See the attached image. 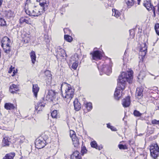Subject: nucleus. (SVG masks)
<instances>
[{"label":"nucleus","instance_id":"obj_1","mask_svg":"<svg viewBox=\"0 0 159 159\" xmlns=\"http://www.w3.org/2000/svg\"><path fill=\"white\" fill-rule=\"evenodd\" d=\"M132 74V71L123 72L119 76L118 80L117 87L114 94L116 99L118 100L120 97V90L125 89L126 82L129 84L132 83L133 78Z\"/></svg>","mask_w":159,"mask_h":159},{"label":"nucleus","instance_id":"obj_2","mask_svg":"<svg viewBox=\"0 0 159 159\" xmlns=\"http://www.w3.org/2000/svg\"><path fill=\"white\" fill-rule=\"evenodd\" d=\"M39 2L40 8L35 6L34 7H33V9L31 11L28 8L27 9L25 10L26 13L30 16H38L44 12L47 9L48 4L46 2V0H39Z\"/></svg>","mask_w":159,"mask_h":159},{"label":"nucleus","instance_id":"obj_3","mask_svg":"<svg viewBox=\"0 0 159 159\" xmlns=\"http://www.w3.org/2000/svg\"><path fill=\"white\" fill-rule=\"evenodd\" d=\"M61 89L62 92L63 97L67 102H69L74 96V89L70 84L65 82L61 84Z\"/></svg>","mask_w":159,"mask_h":159},{"label":"nucleus","instance_id":"obj_4","mask_svg":"<svg viewBox=\"0 0 159 159\" xmlns=\"http://www.w3.org/2000/svg\"><path fill=\"white\" fill-rule=\"evenodd\" d=\"M151 157L154 159H157L159 156V147L157 143H153L150 146Z\"/></svg>","mask_w":159,"mask_h":159},{"label":"nucleus","instance_id":"obj_5","mask_svg":"<svg viewBox=\"0 0 159 159\" xmlns=\"http://www.w3.org/2000/svg\"><path fill=\"white\" fill-rule=\"evenodd\" d=\"M111 67L112 65L110 62L109 65L105 63L102 66H98V67L99 70L104 72L107 75H109L111 72Z\"/></svg>","mask_w":159,"mask_h":159},{"label":"nucleus","instance_id":"obj_6","mask_svg":"<svg viewBox=\"0 0 159 159\" xmlns=\"http://www.w3.org/2000/svg\"><path fill=\"white\" fill-rule=\"evenodd\" d=\"M46 141L42 138L37 139L35 141V147L38 149H41L43 148L46 145Z\"/></svg>","mask_w":159,"mask_h":159},{"label":"nucleus","instance_id":"obj_7","mask_svg":"<svg viewBox=\"0 0 159 159\" xmlns=\"http://www.w3.org/2000/svg\"><path fill=\"white\" fill-rule=\"evenodd\" d=\"M80 57V55L77 53L75 54L74 55L71 57V61H74L73 62L71 67L75 70L77 69L78 66Z\"/></svg>","mask_w":159,"mask_h":159},{"label":"nucleus","instance_id":"obj_8","mask_svg":"<svg viewBox=\"0 0 159 159\" xmlns=\"http://www.w3.org/2000/svg\"><path fill=\"white\" fill-rule=\"evenodd\" d=\"M55 93L54 91L50 90L48 91L46 96V100L50 101H53L55 98Z\"/></svg>","mask_w":159,"mask_h":159},{"label":"nucleus","instance_id":"obj_9","mask_svg":"<svg viewBox=\"0 0 159 159\" xmlns=\"http://www.w3.org/2000/svg\"><path fill=\"white\" fill-rule=\"evenodd\" d=\"M39 0H27L25 5V9L28 8H30L34 7L35 5H34L36 2H39Z\"/></svg>","mask_w":159,"mask_h":159},{"label":"nucleus","instance_id":"obj_10","mask_svg":"<svg viewBox=\"0 0 159 159\" xmlns=\"http://www.w3.org/2000/svg\"><path fill=\"white\" fill-rule=\"evenodd\" d=\"M147 45L146 43H142L141 45L139 54L143 57L145 56L147 52Z\"/></svg>","mask_w":159,"mask_h":159},{"label":"nucleus","instance_id":"obj_11","mask_svg":"<svg viewBox=\"0 0 159 159\" xmlns=\"http://www.w3.org/2000/svg\"><path fill=\"white\" fill-rule=\"evenodd\" d=\"M91 54H92L93 59L94 60L101 59L102 57L101 52L99 51H94Z\"/></svg>","mask_w":159,"mask_h":159},{"label":"nucleus","instance_id":"obj_12","mask_svg":"<svg viewBox=\"0 0 159 159\" xmlns=\"http://www.w3.org/2000/svg\"><path fill=\"white\" fill-rule=\"evenodd\" d=\"M23 38V41L24 43H27L30 41V35L29 34H26L24 30H22L21 32Z\"/></svg>","mask_w":159,"mask_h":159},{"label":"nucleus","instance_id":"obj_13","mask_svg":"<svg viewBox=\"0 0 159 159\" xmlns=\"http://www.w3.org/2000/svg\"><path fill=\"white\" fill-rule=\"evenodd\" d=\"M11 43V40L7 37H4L1 40V46L10 45Z\"/></svg>","mask_w":159,"mask_h":159},{"label":"nucleus","instance_id":"obj_14","mask_svg":"<svg viewBox=\"0 0 159 159\" xmlns=\"http://www.w3.org/2000/svg\"><path fill=\"white\" fill-rule=\"evenodd\" d=\"M130 103V97H127L124 98L122 102L123 106L124 107H129Z\"/></svg>","mask_w":159,"mask_h":159},{"label":"nucleus","instance_id":"obj_15","mask_svg":"<svg viewBox=\"0 0 159 159\" xmlns=\"http://www.w3.org/2000/svg\"><path fill=\"white\" fill-rule=\"evenodd\" d=\"M18 85L14 84H11L9 88V91L12 93L14 94L19 90Z\"/></svg>","mask_w":159,"mask_h":159},{"label":"nucleus","instance_id":"obj_16","mask_svg":"<svg viewBox=\"0 0 159 159\" xmlns=\"http://www.w3.org/2000/svg\"><path fill=\"white\" fill-rule=\"evenodd\" d=\"M39 89V88L37 84H33L32 87V92L34 96L36 98L37 96L38 93Z\"/></svg>","mask_w":159,"mask_h":159},{"label":"nucleus","instance_id":"obj_17","mask_svg":"<svg viewBox=\"0 0 159 159\" xmlns=\"http://www.w3.org/2000/svg\"><path fill=\"white\" fill-rule=\"evenodd\" d=\"M75 109L76 111H78L81 108V105L77 99H75L73 102Z\"/></svg>","mask_w":159,"mask_h":159},{"label":"nucleus","instance_id":"obj_18","mask_svg":"<svg viewBox=\"0 0 159 159\" xmlns=\"http://www.w3.org/2000/svg\"><path fill=\"white\" fill-rule=\"evenodd\" d=\"M19 22L21 24L24 23L29 24L30 21V19L27 17H22L19 20Z\"/></svg>","mask_w":159,"mask_h":159},{"label":"nucleus","instance_id":"obj_19","mask_svg":"<svg viewBox=\"0 0 159 159\" xmlns=\"http://www.w3.org/2000/svg\"><path fill=\"white\" fill-rule=\"evenodd\" d=\"M45 106V104L43 102H39L37 105L35 106V110L39 111H41L43 107Z\"/></svg>","mask_w":159,"mask_h":159},{"label":"nucleus","instance_id":"obj_20","mask_svg":"<svg viewBox=\"0 0 159 159\" xmlns=\"http://www.w3.org/2000/svg\"><path fill=\"white\" fill-rule=\"evenodd\" d=\"M80 153L78 151H75L71 155V159H80V156L79 155Z\"/></svg>","mask_w":159,"mask_h":159},{"label":"nucleus","instance_id":"obj_21","mask_svg":"<svg viewBox=\"0 0 159 159\" xmlns=\"http://www.w3.org/2000/svg\"><path fill=\"white\" fill-rule=\"evenodd\" d=\"M73 144L75 147L78 148L80 146V143L77 137L72 138Z\"/></svg>","mask_w":159,"mask_h":159},{"label":"nucleus","instance_id":"obj_22","mask_svg":"<svg viewBox=\"0 0 159 159\" xmlns=\"http://www.w3.org/2000/svg\"><path fill=\"white\" fill-rule=\"evenodd\" d=\"M143 90L142 88H139L137 89L136 94L139 98H140L141 97L143 96Z\"/></svg>","mask_w":159,"mask_h":159},{"label":"nucleus","instance_id":"obj_23","mask_svg":"<svg viewBox=\"0 0 159 159\" xmlns=\"http://www.w3.org/2000/svg\"><path fill=\"white\" fill-rule=\"evenodd\" d=\"M30 55L31 59L32 62L34 64L36 61V59L35 52L33 51H32L30 53Z\"/></svg>","mask_w":159,"mask_h":159},{"label":"nucleus","instance_id":"obj_24","mask_svg":"<svg viewBox=\"0 0 159 159\" xmlns=\"http://www.w3.org/2000/svg\"><path fill=\"white\" fill-rule=\"evenodd\" d=\"M144 6L149 11L152 9V8H154L151 3L148 1H146V2L144 3Z\"/></svg>","mask_w":159,"mask_h":159},{"label":"nucleus","instance_id":"obj_25","mask_svg":"<svg viewBox=\"0 0 159 159\" xmlns=\"http://www.w3.org/2000/svg\"><path fill=\"white\" fill-rule=\"evenodd\" d=\"M4 107L7 110H12L15 107L12 104L6 103L4 105Z\"/></svg>","mask_w":159,"mask_h":159},{"label":"nucleus","instance_id":"obj_26","mask_svg":"<svg viewBox=\"0 0 159 159\" xmlns=\"http://www.w3.org/2000/svg\"><path fill=\"white\" fill-rule=\"evenodd\" d=\"M15 154L14 152H11L6 155L3 159H13L15 156Z\"/></svg>","mask_w":159,"mask_h":159},{"label":"nucleus","instance_id":"obj_27","mask_svg":"<svg viewBox=\"0 0 159 159\" xmlns=\"http://www.w3.org/2000/svg\"><path fill=\"white\" fill-rule=\"evenodd\" d=\"M112 11L113 12L112 14V16H115L116 18H118L120 16V14L118 11L115 9H113Z\"/></svg>","mask_w":159,"mask_h":159},{"label":"nucleus","instance_id":"obj_28","mask_svg":"<svg viewBox=\"0 0 159 159\" xmlns=\"http://www.w3.org/2000/svg\"><path fill=\"white\" fill-rule=\"evenodd\" d=\"M126 3L129 8H130L134 4V0H125Z\"/></svg>","mask_w":159,"mask_h":159},{"label":"nucleus","instance_id":"obj_29","mask_svg":"<svg viewBox=\"0 0 159 159\" xmlns=\"http://www.w3.org/2000/svg\"><path fill=\"white\" fill-rule=\"evenodd\" d=\"M10 142L8 139L7 137H6L3 138L2 140L3 145L4 146H9Z\"/></svg>","mask_w":159,"mask_h":159},{"label":"nucleus","instance_id":"obj_30","mask_svg":"<svg viewBox=\"0 0 159 159\" xmlns=\"http://www.w3.org/2000/svg\"><path fill=\"white\" fill-rule=\"evenodd\" d=\"M2 47L3 48V50L5 52L8 53L10 51L11 48L10 45H5Z\"/></svg>","mask_w":159,"mask_h":159},{"label":"nucleus","instance_id":"obj_31","mask_svg":"<svg viewBox=\"0 0 159 159\" xmlns=\"http://www.w3.org/2000/svg\"><path fill=\"white\" fill-rule=\"evenodd\" d=\"M146 75L145 72L143 71H141L139 73L138 78L139 80H143Z\"/></svg>","mask_w":159,"mask_h":159},{"label":"nucleus","instance_id":"obj_32","mask_svg":"<svg viewBox=\"0 0 159 159\" xmlns=\"http://www.w3.org/2000/svg\"><path fill=\"white\" fill-rule=\"evenodd\" d=\"M14 15V12L11 10H9L6 12L5 15L8 18H10L11 17H13Z\"/></svg>","mask_w":159,"mask_h":159},{"label":"nucleus","instance_id":"obj_33","mask_svg":"<svg viewBox=\"0 0 159 159\" xmlns=\"http://www.w3.org/2000/svg\"><path fill=\"white\" fill-rule=\"evenodd\" d=\"M51 115L52 117L54 118H57L58 117L57 111L56 110L52 112Z\"/></svg>","mask_w":159,"mask_h":159},{"label":"nucleus","instance_id":"obj_34","mask_svg":"<svg viewBox=\"0 0 159 159\" xmlns=\"http://www.w3.org/2000/svg\"><path fill=\"white\" fill-rule=\"evenodd\" d=\"M85 107L88 111H90L92 108V103L90 102L88 103L85 105Z\"/></svg>","mask_w":159,"mask_h":159},{"label":"nucleus","instance_id":"obj_35","mask_svg":"<svg viewBox=\"0 0 159 159\" xmlns=\"http://www.w3.org/2000/svg\"><path fill=\"white\" fill-rule=\"evenodd\" d=\"M64 38L68 42H71L72 41V37L69 35H65Z\"/></svg>","mask_w":159,"mask_h":159},{"label":"nucleus","instance_id":"obj_36","mask_svg":"<svg viewBox=\"0 0 159 159\" xmlns=\"http://www.w3.org/2000/svg\"><path fill=\"white\" fill-rule=\"evenodd\" d=\"M90 144L91 147L95 148L96 149H98V146L97 143L95 141H93L91 142Z\"/></svg>","mask_w":159,"mask_h":159},{"label":"nucleus","instance_id":"obj_37","mask_svg":"<svg viewBox=\"0 0 159 159\" xmlns=\"http://www.w3.org/2000/svg\"><path fill=\"white\" fill-rule=\"evenodd\" d=\"M6 25V21L4 19L0 17V26H4Z\"/></svg>","mask_w":159,"mask_h":159},{"label":"nucleus","instance_id":"obj_38","mask_svg":"<svg viewBox=\"0 0 159 159\" xmlns=\"http://www.w3.org/2000/svg\"><path fill=\"white\" fill-rule=\"evenodd\" d=\"M118 147L120 149H127L128 148L127 146L125 145H123L122 144H119L118 145Z\"/></svg>","mask_w":159,"mask_h":159},{"label":"nucleus","instance_id":"obj_39","mask_svg":"<svg viewBox=\"0 0 159 159\" xmlns=\"http://www.w3.org/2000/svg\"><path fill=\"white\" fill-rule=\"evenodd\" d=\"M134 116L137 117H139L141 116L142 114L140 112L137 110H135L134 112Z\"/></svg>","mask_w":159,"mask_h":159},{"label":"nucleus","instance_id":"obj_40","mask_svg":"<svg viewBox=\"0 0 159 159\" xmlns=\"http://www.w3.org/2000/svg\"><path fill=\"white\" fill-rule=\"evenodd\" d=\"M70 135L71 139L76 137L75 132L73 130L70 131Z\"/></svg>","mask_w":159,"mask_h":159},{"label":"nucleus","instance_id":"obj_41","mask_svg":"<svg viewBox=\"0 0 159 159\" xmlns=\"http://www.w3.org/2000/svg\"><path fill=\"white\" fill-rule=\"evenodd\" d=\"M44 74L47 77H50L52 75L50 71L49 70H46L45 71Z\"/></svg>","mask_w":159,"mask_h":159},{"label":"nucleus","instance_id":"obj_42","mask_svg":"<svg viewBox=\"0 0 159 159\" xmlns=\"http://www.w3.org/2000/svg\"><path fill=\"white\" fill-rule=\"evenodd\" d=\"M152 123L153 125H159V120H157L154 119L152 121Z\"/></svg>","mask_w":159,"mask_h":159},{"label":"nucleus","instance_id":"obj_43","mask_svg":"<svg viewBox=\"0 0 159 159\" xmlns=\"http://www.w3.org/2000/svg\"><path fill=\"white\" fill-rule=\"evenodd\" d=\"M155 30H158L159 29V24H156L155 25Z\"/></svg>","mask_w":159,"mask_h":159},{"label":"nucleus","instance_id":"obj_44","mask_svg":"<svg viewBox=\"0 0 159 159\" xmlns=\"http://www.w3.org/2000/svg\"><path fill=\"white\" fill-rule=\"evenodd\" d=\"M110 129L112 130L113 131H116L117 129L116 128L114 127L113 126H111Z\"/></svg>","mask_w":159,"mask_h":159},{"label":"nucleus","instance_id":"obj_45","mask_svg":"<svg viewBox=\"0 0 159 159\" xmlns=\"http://www.w3.org/2000/svg\"><path fill=\"white\" fill-rule=\"evenodd\" d=\"M123 61H124V62H127L128 60V59L126 57H124L123 58Z\"/></svg>","mask_w":159,"mask_h":159},{"label":"nucleus","instance_id":"obj_46","mask_svg":"<svg viewBox=\"0 0 159 159\" xmlns=\"http://www.w3.org/2000/svg\"><path fill=\"white\" fill-rule=\"evenodd\" d=\"M135 29L137 30L138 29V30H139L140 29L141 30V29L140 28V27L138 25H137Z\"/></svg>","mask_w":159,"mask_h":159},{"label":"nucleus","instance_id":"obj_47","mask_svg":"<svg viewBox=\"0 0 159 159\" xmlns=\"http://www.w3.org/2000/svg\"><path fill=\"white\" fill-rule=\"evenodd\" d=\"M12 66H11V67L10 68V70L8 71L9 73H10L12 71Z\"/></svg>","mask_w":159,"mask_h":159},{"label":"nucleus","instance_id":"obj_48","mask_svg":"<svg viewBox=\"0 0 159 159\" xmlns=\"http://www.w3.org/2000/svg\"><path fill=\"white\" fill-rule=\"evenodd\" d=\"M111 126L109 123L107 124V127L109 128L110 129Z\"/></svg>","mask_w":159,"mask_h":159},{"label":"nucleus","instance_id":"obj_49","mask_svg":"<svg viewBox=\"0 0 159 159\" xmlns=\"http://www.w3.org/2000/svg\"><path fill=\"white\" fill-rule=\"evenodd\" d=\"M102 146H98V149L99 150H100L102 149Z\"/></svg>","mask_w":159,"mask_h":159},{"label":"nucleus","instance_id":"obj_50","mask_svg":"<svg viewBox=\"0 0 159 159\" xmlns=\"http://www.w3.org/2000/svg\"><path fill=\"white\" fill-rule=\"evenodd\" d=\"M61 51L63 53V54H64V55H66V52H65V51L63 49H62L61 50Z\"/></svg>","mask_w":159,"mask_h":159},{"label":"nucleus","instance_id":"obj_51","mask_svg":"<svg viewBox=\"0 0 159 159\" xmlns=\"http://www.w3.org/2000/svg\"><path fill=\"white\" fill-rule=\"evenodd\" d=\"M86 151H87V150L86 149H85L84 151H83V150H81V152H82V154H83V153H84V152H85Z\"/></svg>","mask_w":159,"mask_h":159},{"label":"nucleus","instance_id":"obj_52","mask_svg":"<svg viewBox=\"0 0 159 159\" xmlns=\"http://www.w3.org/2000/svg\"><path fill=\"white\" fill-rule=\"evenodd\" d=\"M155 31L157 34L159 35V30H155Z\"/></svg>","mask_w":159,"mask_h":159},{"label":"nucleus","instance_id":"obj_53","mask_svg":"<svg viewBox=\"0 0 159 159\" xmlns=\"http://www.w3.org/2000/svg\"><path fill=\"white\" fill-rule=\"evenodd\" d=\"M138 1V5L140 4V3L141 1V0H137Z\"/></svg>","mask_w":159,"mask_h":159},{"label":"nucleus","instance_id":"obj_54","mask_svg":"<svg viewBox=\"0 0 159 159\" xmlns=\"http://www.w3.org/2000/svg\"><path fill=\"white\" fill-rule=\"evenodd\" d=\"M2 0H0V6L1 5L2 3Z\"/></svg>","mask_w":159,"mask_h":159},{"label":"nucleus","instance_id":"obj_55","mask_svg":"<svg viewBox=\"0 0 159 159\" xmlns=\"http://www.w3.org/2000/svg\"><path fill=\"white\" fill-rule=\"evenodd\" d=\"M158 12L159 13V3L158 5V9H157Z\"/></svg>","mask_w":159,"mask_h":159},{"label":"nucleus","instance_id":"obj_56","mask_svg":"<svg viewBox=\"0 0 159 159\" xmlns=\"http://www.w3.org/2000/svg\"><path fill=\"white\" fill-rule=\"evenodd\" d=\"M157 108L158 109H156V110H159V105L157 106Z\"/></svg>","mask_w":159,"mask_h":159},{"label":"nucleus","instance_id":"obj_57","mask_svg":"<svg viewBox=\"0 0 159 159\" xmlns=\"http://www.w3.org/2000/svg\"><path fill=\"white\" fill-rule=\"evenodd\" d=\"M126 52V51H125V54H124L125 56H126V54H125Z\"/></svg>","mask_w":159,"mask_h":159},{"label":"nucleus","instance_id":"obj_58","mask_svg":"<svg viewBox=\"0 0 159 159\" xmlns=\"http://www.w3.org/2000/svg\"><path fill=\"white\" fill-rule=\"evenodd\" d=\"M153 13H154V14H155V11H154V12H153Z\"/></svg>","mask_w":159,"mask_h":159},{"label":"nucleus","instance_id":"obj_59","mask_svg":"<svg viewBox=\"0 0 159 159\" xmlns=\"http://www.w3.org/2000/svg\"><path fill=\"white\" fill-rule=\"evenodd\" d=\"M20 142H23L22 141H20Z\"/></svg>","mask_w":159,"mask_h":159},{"label":"nucleus","instance_id":"obj_60","mask_svg":"<svg viewBox=\"0 0 159 159\" xmlns=\"http://www.w3.org/2000/svg\"><path fill=\"white\" fill-rule=\"evenodd\" d=\"M14 75H12V76H14Z\"/></svg>","mask_w":159,"mask_h":159},{"label":"nucleus","instance_id":"obj_61","mask_svg":"<svg viewBox=\"0 0 159 159\" xmlns=\"http://www.w3.org/2000/svg\"><path fill=\"white\" fill-rule=\"evenodd\" d=\"M62 56L64 57V56L62 55Z\"/></svg>","mask_w":159,"mask_h":159},{"label":"nucleus","instance_id":"obj_62","mask_svg":"<svg viewBox=\"0 0 159 159\" xmlns=\"http://www.w3.org/2000/svg\"><path fill=\"white\" fill-rule=\"evenodd\" d=\"M156 79V77H155L154 79Z\"/></svg>","mask_w":159,"mask_h":159}]
</instances>
